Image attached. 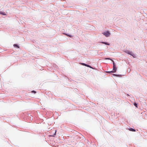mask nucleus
<instances>
[{"label":"nucleus","instance_id":"nucleus-1","mask_svg":"<svg viewBox=\"0 0 147 147\" xmlns=\"http://www.w3.org/2000/svg\"><path fill=\"white\" fill-rule=\"evenodd\" d=\"M116 69H117V68L116 67H113V71H105V72L107 73H115V72L116 71Z\"/></svg>","mask_w":147,"mask_h":147},{"label":"nucleus","instance_id":"nucleus-2","mask_svg":"<svg viewBox=\"0 0 147 147\" xmlns=\"http://www.w3.org/2000/svg\"><path fill=\"white\" fill-rule=\"evenodd\" d=\"M103 34L105 35L106 37H108L110 35V33L109 32L107 31L106 32H104L103 33Z\"/></svg>","mask_w":147,"mask_h":147},{"label":"nucleus","instance_id":"nucleus-3","mask_svg":"<svg viewBox=\"0 0 147 147\" xmlns=\"http://www.w3.org/2000/svg\"><path fill=\"white\" fill-rule=\"evenodd\" d=\"M113 76H116V77H121V75H119L117 74H113Z\"/></svg>","mask_w":147,"mask_h":147},{"label":"nucleus","instance_id":"nucleus-4","mask_svg":"<svg viewBox=\"0 0 147 147\" xmlns=\"http://www.w3.org/2000/svg\"><path fill=\"white\" fill-rule=\"evenodd\" d=\"M129 130L130 131H136V130L135 129H133L132 128H131L129 129Z\"/></svg>","mask_w":147,"mask_h":147},{"label":"nucleus","instance_id":"nucleus-5","mask_svg":"<svg viewBox=\"0 0 147 147\" xmlns=\"http://www.w3.org/2000/svg\"><path fill=\"white\" fill-rule=\"evenodd\" d=\"M101 43H103V44H104L106 45H110V44L108 43H107V42H101Z\"/></svg>","mask_w":147,"mask_h":147},{"label":"nucleus","instance_id":"nucleus-6","mask_svg":"<svg viewBox=\"0 0 147 147\" xmlns=\"http://www.w3.org/2000/svg\"><path fill=\"white\" fill-rule=\"evenodd\" d=\"M0 14H2L3 15H6V14L5 12H0Z\"/></svg>","mask_w":147,"mask_h":147},{"label":"nucleus","instance_id":"nucleus-7","mask_svg":"<svg viewBox=\"0 0 147 147\" xmlns=\"http://www.w3.org/2000/svg\"><path fill=\"white\" fill-rule=\"evenodd\" d=\"M65 34L69 36V37H72L73 36L72 35H68L67 34Z\"/></svg>","mask_w":147,"mask_h":147},{"label":"nucleus","instance_id":"nucleus-8","mask_svg":"<svg viewBox=\"0 0 147 147\" xmlns=\"http://www.w3.org/2000/svg\"><path fill=\"white\" fill-rule=\"evenodd\" d=\"M13 46L14 47H17L18 48H19V47L16 44H14L13 45Z\"/></svg>","mask_w":147,"mask_h":147},{"label":"nucleus","instance_id":"nucleus-9","mask_svg":"<svg viewBox=\"0 0 147 147\" xmlns=\"http://www.w3.org/2000/svg\"><path fill=\"white\" fill-rule=\"evenodd\" d=\"M134 105L136 107H138L136 103H134Z\"/></svg>","mask_w":147,"mask_h":147},{"label":"nucleus","instance_id":"nucleus-10","mask_svg":"<svg viewBox=\"0 0 147 147\" xmlns=\"http://www.w3.org/2000/svg\"><path fill=\"white\" fill-rule=\"evenodd\" d=\"M128 53L129 54V55H132V56H133V55H132V53L131 52H129Z\"/></svg>","mask_w":147,"mask_h":147},{"label":"nucleus","instance_id":"nucleus-11","mask_svg":"<svg viewBox=\"0 0 147 147\" xmlns=\"http://www.w3.org/2000/svg\"><path fill=\"white\" fill-rule=\"evenodd\" d=\"M82 64L83 65H85L87 67V65H87V64H85L84 63H82Z\"/></svg>","mask_w":147,"mask_h":147},{"label":"nucleus","instance_id":"nucleus-12","mask_svg":"<svg viewBox=\"0 0 147 147\" xmlns=\"http://www.w3.org/2000/svg\"><path fill=\"white\" fill-rule=\"evenodd\" d=\"M32 92L34 93H36V92L34 90H32Z\"/></svg>","mask_w":147,"mask_h":147},{"label":"nucleus","instance_id":"nucleus-13","mask_svg":"<svg viewBox=\"0 0 147 147\" xmlns=\"http://www.w3.org/2000/svg\"><path fill=\"white\" fill-rule=\"evenodd\" d=\"M113 67H116L115 65V64L114 62H113Z\"/></svg>","mask_w":147,"mask_h":147},{"label":"nucleus","instance_id":"nucleus-14","mask_svg":"<svg viewBox=\"0 0 147 147\" xmlns=\"http://www.w3.org/2000/svg\"><path fill=\"white\" fill-rule=\"evenodd\" d=\"M87 67H90L91 68H92L90 66V65H87Z\"/></svg>","mask_w":147,"mask_h":147}]
</instances>
